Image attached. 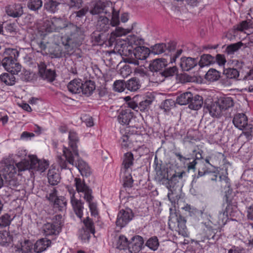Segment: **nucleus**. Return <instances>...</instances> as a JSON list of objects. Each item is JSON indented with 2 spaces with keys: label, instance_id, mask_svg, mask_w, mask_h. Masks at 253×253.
Returning <instances> with one entry per match:
<instances>
[{
  "label": "nucleus",
  "instance_id": "19",
  "mask_svg": "<svg viewBox=\"0 0 253 253\" xmlns=\"http://www.w3.org/2000/svg\"><path fill=\"white\" fill-rule=\"evenodd\" d=\"M29 158L31 162V169L42 172L47 169L49 164L46 161L40 160L34 155L30 156Z\"/></svg>",
  "mask_w": 253,
  "mask_h": 253
},
{
  "label": "nucleus",
  "instance_id": "4",
  "mask_svg": "<svg viewBox=\"0 0 253 253\" xmlns=\"http://www.w3.org/2000/svg\"><path fill=\"white\" fill-rule=\"evenodd\" d=\"M19 51L15 48H6L3 52L2 66L5 70L13 74H18L21 69V65L17 62Z\"/></svg>",
  "mask_w": 253,
  "mask_h": 253
},
{
  "label": "nucleus",
  "instance_id": "63",
  "mask_svg": "<svg viewBox=\"0 0 253 253\" xmlns=\"http://www.w3.org/2000/svg\"><path fill=\"white\" fill-rule=\"evenodd\" d=\"M93 39L98 44L102 45L106 42L107 39L106 34L104 33H101L94 36Z\"/></svg>",
  "mask_w": 253,
  "mask_h": 253
},
{
  "label": "nucleus",
  "instance_id": "40",
  "mask_svg": "<svg viewBox=\"0 0 253 253\" xmlns=\"http://www.w3.org/2000/svg\"><path fill=\"white\" fill-rule=\"evenodd\" d=\"M133 155L131 152L126 153L124 155L123 165L126 169H127L133 165Z\"/></svg>",
  "mask_w": 253,
  "mask_h": 253
},
{
  "label": "nucleus",
  "instance_id": "39",
  "mask_svg": "<svg viewBox=\"0 0 253 253\" xmlns=\"http://www.w3.org/2000/svg\"><path fill=\"white\" fill-rule=\"evenodd\" d=\"M129 242L124 235H120L115 244L116 248L119 250H126L128 249Z\"/></svg>",
  "mask_w": 253,
  "mask_h": 253
},
{
  "label": "nucleus",
  "instance_id": "64",
  "mask_svg": "<svg viewBox=\"0 0 253 253\" xmlns=\"http://www.w3.org/2000/svg\"><path fill=\"white\" fill-rule=\"evenodd\" d=\"M219 181L221 183L220 186L222 188L226 189L230 187V179L227 176L225 175L220 176Z\"/></svg>",
  "mask_w": 253,
  "mask_h": 253
},
{
  "label": "nucleus",
  "instance_id": "22",
  "mask_svg": "<svg viewBox=\"0 0 253 253\" xmlns=\"http://www.w3.org/2000/svg\"><path fill=\"white\" fill-rule=\"evenodd\" d=\"M198 64L196 58L192 57H183L180 59L179 65L183 71H188Z\"/></svg>",
  "mask_w": 253,
  "mask_h": 253
},
{
  "label": "nucleus",
  "instance_id": "62",
  "mask_svg": "<svg viewBox=\"0 0 253 253\" xmlns=\"http://www.w3.org/2000/svg\"><path fill=\"white\" fill-rule=\"evenodd\" d=\"M11 221L10 216L5 214L0 217V227L3 228L9 225Z\"/></svg>",
  "mask_w": 253,
  "mask_h": 253
},
{
  "label": "nucleus",
  "instance_id": "46",
  "mask_svg": "<svg viewBox=\"0 0 253 253\" xmlns=\"http://www.w3.org/2000/svg\"><path fill=\"white\" fill-rule=\"evenodd\" d=\"M5 184L10 189H14L19 186V182L15 176L4 177Z\"/></svg>",
  "mask_w": 253,
  "mask_h": 253
},
{
  "label": "nucleus",
  "instance_id": "1",
  "mask_svg": "<svg viewBox=\"0 0 253 253\" xmlns=\"http://www.w3.org/2000/svg\"><path fill=\"white\" fill-rule=\"evenodd\" d=\"M42 26L43 30L47 33L64 30L65 34L61 37V40L68 49L70 48L73 43L78 42L80 29L72 23H69L64 19L54 17L50 20L45 21Z\"/></svg>",
  "mask_w": 253,
  "mask_h": 253
},
{
  "label": "nucleus",
  "instance_id": "45",
  "mask_svg": "<svg viewBox=\"0 0 253 253\" xmlns=\"http://www.w3.org/2000/svg\"><path fill=\"white\" fill-rule=\"evenodd\" d=\"M27 5L31 10L36 11L42 7V0H29Z\"/></svg>",
  "mask_w": 253,
  "mask_h": 253
},
{
  "label": "nucleus",
  "instance_id": "11",
  "mask_svg": "<svg viewBox=\"0 0 253 253\" xmlns=\"http://www.w3.org/2000/svg\"><path fill=\"white\" fill-rule=\"evenodd\" d=\"M184 173V172H175L170 179L168 178L166 180L165 182L162 183L169 189L168 197L169 199L171 198H173L172 196L173 195L176 194V191L177 188L176 184L178 183L179 180L182 179Z\"/></svg>",
  "mask_w": 253,
  "mask_h": 253
},
{
  "label": "nucleus",
  "instance_id": "43",
  "mask_svg": "<svg viewBox=\"0 0 253 253\" xmlns=\"http://www.w3.org/2000/svg\"><path fill=\"white\" fill-rule=\"evenodd\" d=\"M243 45V43L241 42L230 44L226 47L225 53L228 55L234 54V53L237 51Z\"/></svg>",
  "mask_w": 253,
  "mask_h": 253
},
{
  "label": "nucleus",
  "instance_id": "30",
  "mask_svg": "<svg viewBox=\"0 0 253 253\" xmlns=\"http://www.w3.org/2000/svg\"><path fill=\"white\" fill-rule=\"evenodd\" d=\"M168 63H170L168 58H159L154 60L150 64V67L152 70L155 71H158L165 67Z\"/></svg>",
  "mask_w": 253,
  "mask_h": 253
},
{
  "label": "nucleus",
  "instance_id": "35",
  "mask_svg": "<svg viewBox=\"0 0 253 253\" xmlns=\"http://www.w3.org/2000/svg\"><path fill=\"white\" fill-rule=\"evenodd\" d=\"M211 222L209 221L206 222H203L202 224L205 226L204 231L206 233L208 239H214L216 233V229L213 228L211 225Z\"/></svg>",
  "mask_w": 253,
  "mask_h": 253
},
{
  "label": "nucleus",
  "instance_id": "49",
  "mask_svg": "<svg viewBox=\"0 0 253 253\" xmlns=\"http://www.w3.org/2000/svg\"><path fill=\"white\" fill-rule=\"evenodd\" d=\"M223 74L226 78L230 79H236L239 76V72L235 68L224 69Z\"/></svg>",
  "mask_w": 253,
  "mask_h": 253
},
{
  "label": "nucleus",
  "instance_id": "58",
  "mask_svg": "<svg viewBox=\"0 0 253 253\" xmlns=\"http://www.w3.org/2000/svg\"><path fill=\"white\" fill-rule=\"evenodd\" d=\"M165 47L166 45L164 43L156 44L152 47L151 52L154 54H160L165 52Z\"/></svg>",
  "mask_w": 253,
  "mask_h": 253
},
{
  "label": "nucleus",
  "instance_id": "52",
  "mask_svg": "<svg viewBox=\"0 0 253 253\" xmlns=\"http://www.w3.org/2000/svg\"><path fill=\"white\" fill-rule=\"evenodd\" d=\"M183 209L189 212V215L191 216H202L203 214V211L202 210H199L189 205H186Z\"/></svg>",
  "mask_w": 253,
  "mask_h": 253
},
{
  "label": "nucleus",
  "instance_id": "29",
  "mask_svg": "<svg viewBox=\"0 0 253 253\" xmlns=\"http://www.w3.org/2000/svg\"><path fill=\"white\" fill-rule=\"evenodd\" d=\"M176 216L177 222V231L179 235L185 236L187 233L186 220L185 217L180 214H176Z\"/></svg>",
  "mask_w": 253,
  "mask_h": 253
},
{
  "label": "nucleus",
  "instance_id": "48",
  "mask_svg": "<svg viewBox=\"0 0 253 253\" xmlns=\"http://www.w3.org/2000/svg\"><path fill=\"white\" fill-rule=\"evenodd\" d=\"M146 246L153 251H156L159 246V242L156 236L149 238L146 243Z\"/></svg>",
  "mask_w": 253,
  "mask_h": 253
},
{
  "label": "nucleus",
  "instance_id": "25",
  "mask_svg": "<svg viewBox=\"0 0 253 253\" xmlns=\"http://www.w3.org/2000/svg\"><path fill=\"white\" fill-rule=\"evenodd\" d=\"M217 101L224 113L226 110L232 107L234 104L233 98L226 96L220 97Z\"/></svg>",
  "mask_w": 253,
  "mask_h": 253
},
{
  "label": "nucleus",
  "instance_id": "7",
  "mask_svg": "<svg viewBox=\"0 0 253 253\" xmlns=\"http://www.w3.org/2000/svg\"><path fill=\"white\" fill-rule=\"evenodd\" d=\"M69 146L68 147H64L63 156H61L64 159L68 158L69 162L73 163L71 156H79V151L77 144L79 142V138L77 133L74 131H70L68 136Z\"/></svg>",
  "mask_w": 253,
  "mask_h": 253
},
{
  "label": "nucleus",
  "instance_id": "27",
  "mask_svg": "<svg viewBox=\"0 0 253 253\" xmlns=\"http://www.w3.org/2000/svg\"><path fill=\"white\" fill-rule=\"evenodd\" d=\"M82 85L83 83L81 80L74 79L69 83L67 87L70 92L78 94L81 92Z\"/></svg>",
  "mask_w": 253,
  "mask_h": 253
},
{
  "label": "nucleus",
  "instance_id": "55",
  "mask_svg": "<svg viewBox=\"0 0 253 253\" xmlns=\"http://www.w3.org/2000/svg\"><path fill=\"white\" fill-rule=\"evenodd\" d=\"M126 34L125 29L117 27L116 30L111 33L110 36L109 40L110 42H113L115 41L116 37H121L125 35Z\"/></svg>",
  "mask_w": 253,
  "mask_h": 253
},
{
  "label": "nucleus",
  "instance_id": "53",
  "mask_svg": "<svg viewBox=\"0 0 253 253\" xmlns=\"http://www.w3.org/2000/svg\"><path fill=\"white\" fill-rule=\"evenodd\" d=\"M65 3L68 5L70 8H75L79 9L82 6L83 3V0H64Z\"/></svg>",
  "mask_w": 253,
  "mask_h": 253
},
{
  "label": "nucleus",
  "instance_id": "37",
  "mask_svg": "<svg viewBox=\"0 0 253 253\" xmlns=\"http://www.w3.org/2000/svg\"><path fill=\"white\" fill-rule=\"evenodd\" d=\"M17 74H13L12 73H3L0 76V82H3L8 85H12L15 83V78L14 75Z\"/></svg>",
  "mask_w": 253,
  "mask_h": 253
},
{
  "label": "nucleus",
  "instance_id": "51",
  "mask_svg": "<svg viewBox=\"0 0 253 253\" xmlns=\"http://www.w3.org/2000/svg\"><path fill=\"white\" fill-rule=\"evenodd\" d=\"M217 218L218 219L215 223H214V224H217L219 226H223L226 224L228 219V214L224 211H223L220 212L218 213Z\"/></svg>",
  "mask_w": 253,
  "mask_h": 253
},
{
  "label": "nucleus",
  "instance_id": "57",
  "mask_svg": "<svg viewBox=\"0 0 253 253\" xmlns=\"http://www.w3.org/2000/svg\"><path fill=\"white\" fill-rule=\"evenodd\" d=\"M152 101L150 99H145L138 104V110L142 112H147L152 104Z\"/></svg>",
  "mask_w": 253,
  "mask_h": 253
},
{
  "label": "nucleus",
  "instance_id": "26",
  "mask_svg": "<svg viewBox=\"0 0 253 253\" xmlns=\"http://www.w3.org/2000/svg\"><path fill=\"white\" fill-rule=\"evenodd\" d=\"M73 210L76 215L81 218L83 215L84 204L81 200L75 198L70 201Z\"/></svg>",
  "mask_w": 253,
  "mask_h": 253
},
{
  "label": "nucleus",
  "instance_id": "34",
  "mask_svg": "<svg viewBox=\"0 0 253 253\" xmlns=\"http://www.w3.org/2000/svg\"><path fill=\"white\" fill-rule=\"evenodd\" d=\"M60 0H48L44 4V8L47 11L54 13L58 10Z\"/></svg>",
  "mask_w": 253,
  "mask_h": 253
},
{
  "label": "nucleus",
  "instance_id": "17",
  "mask_svg": "<svg viewBox=\"0 0 253 253\" xmlns=\"http://www.w3.org/2000/svg\"><path fill=\"white\" fill-rule=\"evenodd\" d=\"M23 6L21 3H12L5 7V11L8 16L12 18H19L24 14Z\"/></svg>",
  "mask_w": 253,
  "mask_h": 253
},
{
  "label": "nucleus",
  "instance_id": "23",
  "mask_svg": "<svg viewBox=\"0 0 253 253\" xmlns=\"http://www.w3.org/2000/svg\"><path fill=\"white\" fill-rule=\"evenodd\" d=\"M51 241L46 238H42L36 241L33 247L34 253H41L45 251L51 245Z\"/></svg>",
  "mask_w": 253,
  "mask_h": 253
},
{
  "label": "nucleus",
  "instance_id": "9",
  "mask_svg": "<svg viewBox=\"0 0 253 253\" xmlns=\"http://www.w3.org/2000/svg\"><path fill=\"white\" fill-rule=\"evenodd\" d=\"M62 215L54 216L51 222H46L42 227V230L45 236L59 234L61 230Z\"/></svg>",
  "mask_w": 253,
  "mask_h": 253
},
{
  "label": "nucleus",
  "instance_id": "42",
  "mask_svg": "<svg viewBox=\"0 0 253 253\" xmlns=\"http://www.w3.org/2000/svg\"><path fill=\"white\" fill-rule=\"evenodd\" d=\"M12 242V238L7 231L0 232V245L8 246Z\"/></svg>",
  "mask_w": 253,
  "mask_h": 253
},
{
  "label": "nucleus",
  "instance_id": "21",
  "mask_svg": "<svg viewBox=\"0 0 253 253\" xmlns=\"http://www.w3.org/2000/svg\"><path fill=\"white\" fill-rule=\"evenodd\" d=\"M144 241L143 238L140 236H136L131 238L129 242L128 249L131 253H138L142 249Z\"/></svg>",
  "mask_w": 253,
  "mask_h": 253
},
{
  "label": "nucleus",
  "instance_id": "61",
  "mask_svg": "<svg viewBox=\"0 0 253 253\" xmlns=\"http://www.w3.org/2000/svg\"><path fill=\"white\" fill-rule=\"evenodd\" d=\"M126 83L123 81L117 80L113 84L114 89L116 91L123 92L125 90L126 87Z\"/></svg>",
  "mask_w": 253,
  "mask_h": 253
},
{
  "label": "nucleus",
  "instance_id": "5",
  "mask_svg": "<svg viewBox=\"0 0 253 253\" xmlns=\"http://www.w3.org/2000/svg\"><path fill=\"white\" fill-rule=\"evenodd\" d=\"M73 163L69 162V159L67 158L65 159L61 156H57V162L62 169H70L69 165L76 167L83 176L88 177L91 174V170L88 165L82 159L80 156H71Z\"/></svg>",
  "mask_w": 253,
  "mask_h": 253
},
{
  "label": "nucleus",
  "instance_id": "47",
  "mask_svg": "<svg viewBox=\"0 0 253 253\" xmlns=\"http://www.w3.org/2000/svg\"><path fill=\"white\" fill-rule=\"evenodd\" d=\"M17 169V171H24L29 169H31V162L29 160H23L17 163L15 165Z\"/></svg>",
  "mask_w": 253,
  "mask_h": 253
},
{
  "label": "nucleus",
  "instance_id": "41",
  "mask_svg": "<svg viewBox=\"0 0 253 253\" xmlns=\"http://www.w3.org/2000/svg\"><path fill=\"white\" fill-rule=\"evenodd\" d=\"M157 178L159 181L165 182L166 180L168 178V173L167 169L165 168L162 169L159 167L156 168Z\"/></svg>",
  "mask_w": 253,
  "mask_h": 253
},
{
  "label": "nucleus",
  "instance_id": "18",
  "mask_svg": "<svg viewBox=\"0 0 253 253\" xmlns=\"http://www.w3.org/2000/svg\"><path fill=\"white\" fill-rule=\"evenodd\" d=\"M80 42V40L78 39V42L77 43H73L72 46L70 47V49L66 48L65 45L62 42V44L64 46L65 50H63L61 46L58 44H55L53 49L50 51V54L52 57L54 58H61L65 56L66 54H69V51H71L74 46H76Z\"/></svg>",
  "mask_w": 253,
  "mask_h": 253
},
{
  "label": "nucleus",
  "instance_id": "50",
  "mask_svg": "<svg viewBox=\"0 0 253 253\" xmlns=\"http://www.w3.org/2000/svg\"><path fill=\"white\" fill-rule=\"evenodd\" d=\"M226 201L227 203V206L225 211L228 215L232 216L233 213L236 211L237 208L236 203L232 202L231 200H229L228 197L227 196H226Z\"/></svg>",
  "mask_w": 253,
  "mask_h": 253
},
{
  "label": "nucleus",
  "instance_id": "33",
  "mask_svg": "<svg viewBox=\"0 0 253 253\" xmlns=\"http://www.w3.org/2000/svg\"><path fill=\"white\" fill-rule=\"evenodd\" d=\"M47 178L49 183L52 185H57L60 180L59 174L55 169L48 170Z\"/></svg>",
  "mask_w": 253,
  "mask_h": 253
},
{
  "label": "nucleus",
  "instance_id": "54",
  "mask_svg": "<svg viewBox=\"0 0 253 253\" xmlns=\"http://www.w3.org/2000/svg\"><path fill=\"white\" fill-rule=\"evenodd\" d=\"M253 28V23L251 20L242 21L237 25L236 30L239 31H243L250 28Z\"/></svg>",
  "mask_w": 253,
  "mask_h": 253
},
{
  "label": "nucleus",
  "instance_id": "15",
  "mask_svg": "<svg viewBox=\"0 0 253 253\" xmlns=\"http://www.w3.org/2000/svg\"><path fill=\"white\" fill-rule=\"evenodd\" d=\"M134 118V113L130 108H122L118 111L117 120L122 125H129Z\"/></svg>",
  "mask_w": 253,
  "mask_h": 253
},
{
  "label": "nucleus",
  "instance_id": "10",
  "mask_svg": "<svg viewBox=\"0 0 253 253\" xmlns=\"http://www.w3.org/2000/svg\"><path fill=\"white\" fill-rule=\"evenodd\" d=\"M46 198L53 204L54 209L59 211H63L67 209V201L63 196L58 197L57 190L53 189L50 193L47 194Z\"/></svg>",
  "mask_w": 253,
  "mask_h": 253
},
{
  "label": "nucleus",
  "instance_id": "3",
  "mask_svg": "<svg viewBox=\"0 0 253 253\" xmlns=\"http://www.w3.org/2000/svg\"><path fill=\"white\" fill-rule=\"evenodd\" d=\"M74 186L76 191L88 204L91 215L95 216L98 214L96 203L94 201L92 190L87 185L84 179L76 177L74 179Z\"/></svg>",
  "mask_w": 253,
  "mask_h": 253
},
{
  "label": "nucleus",
  "instance_id": "24",
  "mask_svg": "<svg viewBox=\"0 0 253 253\" xmlns=\"http://www.w3.org/2000/svg\"><path fill=\"white\" fill-rule=\"evenodd\" d=\"M115 27L112 24V19L109 20L106 16H101L97 21V29L103 32H106L110 29V26Z\"/></svg>",
  "mask_w": 253,
  "mask_h": 253
},
{
  "label": "nucleus",
  "instance_id": "28",
  "mask_svg": "<svg viewBox=\"0 0 253 253\" xmlns=\"http://www.w3.org/2000/svg\"><path fill=\"white\" fill-rule=\"evenodd\" d=\"M203 104V98L202 96L199 95L193 96L192 94V99H190L188 107L190 109L198 110L201 108Z\"/></svg>",
  "mask_w": 253,
  "mask_h": 253
},
{
  "label": "nucleus",
  "instance_id": "32",
  "mask_svg": "<svg viewBox=\"0 0 253 253\" xmlns=\"http://www.w3.org/2000/svg\"><path fill=\"white\" fill-rule=\"evenodd\" d=\"M215 63L214 57L209 54H204L201 55L200 61L198 62L199 65L201 68L210 66Z\"/></svg>",
  "mask_w": 253,
  "mask_h": 253
},
{
  "label": "nucleus",
  "instance_id": "13",
  "mask_svg": "<svg viewBox=\"0 0 253 253\" xmlns=\"http://www.w3.org/2000/svg\"><path fill=\"white\" fill-rule=\"evenodd\" d=\"M134 216L132 211L129 208L122 209L118 213L116 220L117 226L122 228L130 221Z\"/></svg>",
  "mask_w": 253,
  "mask_h": 253
},
{
  "label": "nucleus",
  "instance_id": "60",
  "mask_svg": "<svg viewBox=\"0 0 253 253\" xmlns=\"http://www.w3.org/2000/svg\"><path fill=\"white\" fill-rule=\"evenodd\" d=\"M175 105L174 101L172 99H167L164 101L161 106V108L167 112L169 111Z\"/></svg>",
  "mask_w": 253,
  "mask_h": 253
},
{
  "label": "nucleus",
  "instance_id": "6",
  "mask_svg": "<svg viewBox=\"0 0 253 253\" xmlns=\"http://www.w3.org/2000/svg\"><path fill=\"white\" fill-rule=\"evenodd\" d=\"M128 54L124 53L125 55L127 56L125 59L126 62L138 65V60L146 59L149 54L150 50L145 46H137L133 50L128 49Z\"/></svg>",
  "mask_w": 253,
  "mask_h": 253
},
{
  "label": "nucleus",
  "instance_id": "59",
  "mask_svg": "<svg viewBox=\"0 0 253 253\" xmlns=\"http://www.w3.org/2000/svg\"><path fill=\"white\" fill-rule=\"evenodd\" d=\"M84 228L89 230L90 232H92V234L94 235L95 233V228L92 220L89 217H87L84 219Z\"/></svg>",
  "mask_w": 253,
  "mask_h": 253
},
{
  "label": "nucleus",
  "instance_id": "16",
  "mask_svg": "<svg viewBox=\"0 0 253 253\" xmlns=\"http://www.w3.org/2000/svg\"><path fill=\"white\" fill-rule=\"evenodd\" d=\"M11 253H34L33 244L29 240H24L19 244L12 247Z\"/></svg>",
  "mask_w": 253,
  "mask_h": 253
},
{
  "label": "nucleus",
  "instance_id": "2",
  "mask_svg": "<svg viewBox=\"0 0 253 253\" xmlns=\"http://www.w3.org/2000/svg\"><path fill=\"white\" fill-rule=\"evenodd\" d=\"M89 13L92 15L104 13L112 16V24L118 26L120 24L119 10H116L113 3L106 0H98L92 2L89 9Z\"/></svg>",
  "mask_w": 253,
  "mask_h": 253
},
{
  "label": "nucleus",
  "instance_id": "20",
  "mask_svg": "<svg viewBox=\"0 0 253 253\" xmlns=\"http://www.w3.org/2000/svg\"><path fill=\"white\" fill-rule=\"evenodd\" d=\"M206 109L212 117L219 118L224 115L217 101L211 102L210 103H205Z\"/></svg>",
  "mask_w": 253,
  "mask_h": 253
},
{
  "label": "nucleus",
  "instance_id": "36",
  "mask_svg": "<svg viewBox=\"0 0 253 253\" xmlns=\"http://www.w3.org/2000/svg\"><path fill=\"white\" fill-rule=\"evenodd\" d=\"M141 86L139 79L133 78L126 82V87L131 91H137Z\"/></svg>",
  "mask_w": 253,
  "mask_h": 253
},
{
  "label": "nucleus",
  "instance_id": "8",
  "mask_svg": "<svg viewBox=\"0 0 253 253\" xmlns=\"http://www.w3.org/2000/svg\"><path fill=\"white\" fill-rule=\"evenodd\" d=\"M233 123L234 126L239 129H244L243 134L248 139L252 138V133L253 131V125L248 124V118L244 113H238L236 114L233 119Z\"/></svg>",
  "mask_w": 253,
  "mask_h": 253
},
{
  "label": "nucleus",
  "instance_id": "14",
  "mask_svg": "<svg viewBox=\"0 0 253 253\" xmlns=\"http://www.w3.org/2000/svg\"><path fill=\"white\" fill-rule=\"evenodd\" d=\"M39 74L43 80L48 82H52L55 80L56 73L54 70L48 69L46 64L43 62H41L38 64Z\"/></svg>",
  "mask_w": 253,
  "mask_h": 253
},
{
  "label": "nucleus",
  "instance_id": "12",
  "mask_svg": "<svg viewBox=\"0 0 253 253\" xmlns=\"http://www.w3.org/2000/svg\"><path fill=\"white\" fill-rule=\"evenodd\" d=\"M0 173L4 178L9 176H15L17 169L14 165V162L11 158L3 159L0 162Z\"/></svg>",
  "mask_w": 253,
  "mask_h": 253
},
{
  "label": "nucleus",
  "instance_id": "31",
  "mask_svg": "<svg viewBox=\"0 0 253 253\" xmlns=\"http://www.w3.org/2000/svg\"><path fill=\"white\" fill-rule=\"evenodd\" d=\"M95 89V85L94 82L87 81L84 84L83 83L81 92L86 96H89L93 93Z\"/></svg>",
  "mask_w": 253,
  "mask_h": 253
},
{
  "label": "nucleus",
  "instance_id": "38",
  "mask_svg": "<svg viewBox=\"0 0 253 253\" xmlns=\"http://www.w3.org/2000/svg\"><path fill=\"white\" fill-rule=\"evenodd\" d=\"M191 99H192V93L190 92H186L177 97L176 102L180 105L189 104Z\"/></svg>",
  "mask_w": 253,
  "mask_h": 253
},
{
  "label": "nucleus",
  "instance_id": "44",
  "mask_svg": "<svg viewBox=\"0 0 253 253\" xmlns=\"http://www.w3.org/2000/svg\"><path fill=\"white\" fill-rule=\"evenodd\" d=\"M220 78V73L214 69H210L205 75V79L210 82H214Z\"/></svg>",
  "mask_w": 253,
  "mask_h": 253
},
{
  "label": "nucleus",
  "instance_id": "56",
  "mask_svg": "<svg viewBox=\"0 0 253 253\" xmlns=\"http://www.w3.org/2000/svg\"><path fill=\"white\" fill-rule=\"evenodd\" d=\"M92 232H90L89 230L82 228L79 230V237L83 242H88L90 238V234Z\"/></svg>",
  "mask_w": 253,
  "mask_h": 253
}]
</instances>
